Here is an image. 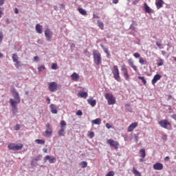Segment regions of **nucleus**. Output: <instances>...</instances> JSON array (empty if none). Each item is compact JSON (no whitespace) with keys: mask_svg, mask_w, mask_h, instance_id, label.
I'll return each instance as SVG.
<instances>
[{"mask_svg":"<svg viewBox=\"0 0 176 176\" xmlns=\"http://www.w3.org/2000/svg\"><path fill=\"white\" fill-rule=\"evenodd\" d=\"M11 93L12 94V97H14V99L10 98V103L12 107V113L16 115V113L18 112L17 105L21 102V99H20L19 92H17L14 88L11 89Z\"/></svg>","mask_w":176,"mask_h":176,"instance_id":"1","label":"nucleus"},{"mask_svg":"<svg viewBox=\"0 0 176 176\" xmlns=\"http://www.w3.org/2000/svg\"><path fill=\"white\" fill-rule=\"evenodd\" d=\"M92 54L94 56V63L96 65H100L102 63V59L101 58V53L98 50H94Z\"/></svg>","mask_w":176,"mask_h":176,"instance_id":"2","label":"nucleus"},{"mask_svg":"<svg viewBox=\"0 0 176 176\" xmlns=\"http://www.w3.org/2000/svg\"><path fill=\"white\" fill-rule=\"evenodd\" d=\"M104 98L107 100L108 105H113L116 102V98L113 96L112 94H105Z\"/></svg>","mask_w":176,"mask_h":176,"instance_id":"3","label":"nucleus"},{"mask_svg":"<svg viewBox=\"0 0 176 176\" xmlns=\"http://www.w3.org/2000/svg\"><path fill=\"white\" fill-rule=\"evenodd\" d=\"M23 144L18 143H11L8 144V148L10 149V151H21L23 149Z\"/></svg>","mask_w":176,"mask_h":176,"instance_id":"4","label":"nucleus"},{"mask_svg":"<svg viewBox=\"0 0 176 176\" xmlns=\"http://www.w3.org/2000/svg\"><path fill=\"white\" fill-rule=\"evenodd\" d=\"M112 74L113 75L114 79H116V80L119 82L120 80V75L119 74V68L118 67V65L113 66Z\"/></svg>","mask_w":176,"mask_h":176,"instance_id":"5","label":"nucleus"},{"mask_svg":"<svg viewBox=\"0 0 176 176\" xmlns=\"http://www.w3.org/2000/svg\"><path fill=\"white\" fill-rule=\"evenodd\" d=\"M52 134H53V130L52 129V126L50 125V124L47 123L45 125V137H47V138L52 137Z\"/></svg>","mask_w":176,"mask_h":176,"instance_id":"6","label":"nucleus"},{"mask_svg":"<svg viewBox=\"0 0 176 176\" xmlns=\"http://www.w3.org/2000/svg\"><path fill=\"white\" fill-rule=\"evenodd\" d=\"M107 144L110 145V146H113L115 149H118V148H119V142L112 139L108 140L107 141Z\"/></svg>","mask_w":176,"mask_h":176,"instance_id":"7","label":"nucleus"},{"mask_svg":"<svg viewBox=\"0 0 176 176\" xmlns=\"http://www.w3.org/2000/svg\"><path fill=\"white\" fill-rule=\"evenodd\" d=\"M47 160L51 164L56 163V162H57V159H56V157H54V156H50V155H46L44 157V159H43L44 163H46V162H47Z\"/></svg>","mask_w":176,"mask_h":176,"instance_id":"8","label":"nucleus"},{"mask_svg":"<svg viewBox=\"0 0 176 176\" xmlns=\"http://www.w3.org/2000/svg\"><path fill=\"white\" fill-rule=\"evenodd\" d=\"M48 89L51 93H54V91H57V82H52L50 83L48 86Z\"/></svg>","mask_w":176,"mask_h":176,"instance_id":"9","label":"nucleus"},{"mask_svg":"<svg viewBox=\"0 0 176 176\" xmlns=\"http://www.w3.org/2000/svg\"><path fill=\"white\" fill-rule=\"evenodd\" d=\"M158 124L163 129H167V126L171 125V123H170L168 120H160L159 121Z\"/></svg>","mask_w":176,"mask_h":176,"instance_id":"10","label":"nucleus"},{"mask_svg":"<svg viewBox=\"0 0 176 176\" xmlns=\"http://www.w3.org/2000/svg\"><path fill=\"white\" fill-rule=\"evenodd\" d=\"M121 71H122L123 72V75L124 76L125 80H129V78H130V76H129L127 67H126V65H124L121 66Z\"/></svg>","mask_w":176,"mask_h":176,"instance_id":"11","label":"nucleus"},{"mask_svg":"<svg viewBox=\"0 0 176 176\" xmlns=\"http://www.w3.org/2000/svg\"><path fill=\"white\" fill-rule=\"evenodd\" d=\"M45 36L48 42L50 41V40L53 37V32L50 31V29H46L45 30Z\"/></svg>","mask_w":176,"mask_h":176,"instance_id":"12","label":"nucleus"},{"mask_svg":"<svg viewBox=\"0 0 176 176\" xmlns=\"http://www.w3.org/2000/svg\"><path fill=\"white\" fill-rule=\"evenodd\" d=\"M144 12H146V13H148V14H152V13H154L153 10L146 3H144Z\"/></svg>","mask_w":176,"mask_h":176,"instance_id":"13","label":"nucleus"},{"mask_svg":"<svg viewBox=\"0 0 176 176\" xmlns=\"http://www.w3.org/2000/svg\"><path fill=\"white\" fill-rule=\"evenodd\" d=\"M160 79H162V76L160 74H155L151 81L152 85L155 86V85H156V83H157V81L160 80Z\"/></svg>","mask_w":176,"mask_h":176,"instance_id":"14","label":"nucleus"},{"mask_svg":"<svg viewBox=\"0 0 176 176\" xmlns=\"http://www.w3.org/2000/svg\"><path fill=\"white\" fill-rule=\"evenodd\" d=\"M35 30L37 34H42V32H43V26L39 23H37L36 25Z\"/></svg>","mask_w":176,"mask_h":176,"instance_id":"15","label":"nucleus"},{"mask_svg":"<svg viewBox=\"0 0 176 176\" xmlns=\"http://www.w3.org/2000/svg\"><path fill=\"white\" fill-rule=\"evenodd\" d=\"M127 62H128L129 67L133 68V70H135V72H137L138 70V69L137 68V66H135L134 65V62L133 61V59H131V58L128 59Z\"/></svg>","mask_w":176,"mask_h":176,"instance_id":"16","label":"nucleus"},{"mask_svg":"<svg viewBox=\"0 0 176 176\" xmlns=\"http://www.w3.org/2000/svg\"><path fill=\"white\" fill-rule=\"evenodd\" d=\"M127 62H128L129 67L133 68V70H135V72H137L138 70V69L137 68V66H135L134 65V62L133 61V59H131V58L128 59Z\"/></svg>","mask_w":176,"mask_h":176,"instance_id":"17","label":"nucleus"},{"mask_svg":"<svg viewBox=\"0 0 176 176\" xmlns=\"http://www.w3.org/2000/svg\"><path fill=\"white\" fill-rule=\"evenodd\" d=\"M153 168L154 170H157L160 171L163 168V164L160 162H157L153 164Z\"/></svg>","mask_w":176,"mask_h":176,"instance_id":"18","label":"nucleus"},{"mask_svg":"<svg viewBox=\"0 0 176 176\" xmlns=\"http://www.w3.org/2000/svg\"><path fill=\"white\" fill-rule=\"evenodd\" d=\"M163 3H164L163 0H156L155 6L157 9L159 10L161 9V8H163Z\"/></svg>","mask_w":176,"mask_h":176,"instance_id":"19","label":"nucleus"},{"mask_svg":"<svg viewBox=\"0 0 176 176\" xmlns=\"http://www.w3.org/2000/svg\"><path fill=\"white\" fill-rule=\"evenodd\" d=\"M138 126V122H133L130 124V126L128 127V131L131 132L133 130L135 129Z\"/></svg>","mask_w":176,"mask_h":176,"instance_id":"20","label":"nucleus"},{"mask_svg":"<svg viewBox=\"0 0 176 176\" xmlns=\"http://www.w3.org/2000/svg\"><path fill=\"white\" fill-rule=\"evenodd\" d=\"M100 47L102 49L104 53H106L107 58H109L111 53H109V50H108V48H106L105 46L102 44H100Z\"/></svg>","mask_w":176,"mask_h":176,"instance_id":"21","label":"nucleus"},{"mask_svg":"<svg viewBox=\"0 0 176 176\" xmlns=\"http://www.w3.org/2000/svg\"><path fill=\"white\" fill-rule=\"evenodd\" d=\"M50 111L52 113H54V114H57V107L56 106V104H51L50 106Z\"/></svg>","mask_w":176,"mask_h":176,"instance_id":"22","label":"nucleus"},{"mask_svg":"<svg viewBox=\"0 0 176 176\" xmlns=\"http://www.w3.org/2000/svg\"><path fill=\"white\" fill-rule=\"evenodd\" d=\"M137 25H138L137 24V21H132V23L131 24L130 27H129V30H132V31H135V30H137Z\"/></svg>","mask_w":176,"mask_h":176,"instance_id":"23","label":"nucleus"},{"mask_svg":"<svg viewBox=\"0 0 176 176\" xmlns=\"http://www.w3.org/2000/svg\"><path fill=\"white\" fill-rule=\"evenodd\" d=\"M71 78L72 80H75L76 82H78L79 80V74H76V72H74L72 74Z\"/></svg>","mask_w":176,"mask_h":176,"instance_id":"24","label":"nucleus"},{"mask_svg":"<svg viewBox=\"0 0 176 176\" xmlns=\"http://www.w3.org/2000/svg\"><path fill=\"white\" fill-rule=\"evenodd\" d=\"M88 104H90L91 107H94L97 104V101L96 100H93V98L87 99Z\"/></svg>","mask_w":176,"mask_h":176,"instance_id":"25","label":"nucleus"},{"mask_svg":"<svg viewBox=\"0 0 176 176\" xmlns=\"http://www.w3.org/2000/svg\"><path fill=\"white\" fill-rule=\"evenodd\" d=\"M77 96L81 98H87L88 94L87 92H79Z\"/></svg>","mask_w":176,"mask_h":176,"instance_id":"26","label":"nucleus"},{"mask_svg":"<svg viewBox=\"0 0 176 176\" xmlns=\"http://www.w3.org/2000/svg\"><path fill=\"white\" fill-rule=\"evenodd\" d=\"M92 124H101V118H96L91 121Z\"/></svg>","mask_w":176,"mask_h":176,"instance_id":"27","label":"nucleus"},{"mask_svg":"<svg viewBox=\"0 0 176 176\" xmlns=\"http://www.w3.org/2000/svg\"><path fill=\"white\" fill-rule=\"evenodd\" d=\"M132 173H133L135 176H142L141 173L135 169V167H133Z\"/></svg>","mask_w":176,"mask_h":176,"instance_id":"28","label":"nucleus"},{"mask_svg":"<svg viewBox=\"0 0 176 176\" xmlns=\"http://www.w3.org/2000/svg\"><path fill=\"white\" fill-rule=\"evenodd\" d=\"M58 134L59 137H64V135H65V128H60Z\"/></svg>","mask_w":176,"mask_h":176,"instance_id":"29","label":"nucleus"},{"mask_svg":"<svg viewBox=\"0 0 176 176\" xmlns=\"http://www.w3.org/2000/svg\"><path fill=\"white\" fill-rule=\"evenodd\" d=\"M97 24H98V27H99L100 30H104V23H102V21L98 20L97 21Z\"/></svg>","mask_w":176,"mask_h":176,"instance_id":"30","label":"nucleus"},{"mask_svg":"<svg viewBox=\"0 0 176 176\" xmlns=\"http://www.w3.org/2000/svg\"><path fill=\"white\" fill-rule=\"evenodd\" d=\"M78 12L82 16H86V14H87V12L85 10H84L83 8H78Z\"/></svg>","mask_w":176,"mask_h":176,"instance_id":"31","label":"nucleus"},{"mask_svg":"<svg viewBox=\"0 0 176 176\" xmlns=\"http://www.w3.org/2000/svg\"><path fill=\"white\" fill-rule=\"evenodd\" d=\"M12 61L14 63L19 61V56H17V54H12Z\"/></svg>","mask_w":176,"mask_h":176,"instance_id":"32","label":"nucleus"},{"mask_svg":"<svg viewBox=\"0 0 176 176\" xmlns=\"http://www.w3.org/2000/svg\"><path fill=\"white\" fill-rule=\"evenodd\" d=\"M36 144H38V145H43L45 144V140L37 139L35 140Z\"/></svg>","mask_w":176,"mask_h":176,"instance_id":"33","label":"nucleus"},{"mask_svg":"<svg viewBox=\"0 0 176 176\" xmlns=\"http://www.w3.org/2000/svg\"><path fill=\"white\" fill-rule=\"evenodd\" d=\"M80 166H81L82 168H86V167H87V163L85 161H82L80 163Z\"/></svg>","mask_w":176,"mask_h":176,"instance_id":"34","label":"nucleus"},{"mask_svg":"<svg viewBox=\"0 0 176 176\" xmlns=\"http://www.w3.org/2000/svg\"><path fill=\"white\" fill-rule=\"evenodd\" d=\"M140 153H141V155H140V157H145V156H146V154L145 153V149L142 148L140 150Z\"/></svg>","mask_w":176,"mask_h":176,"instance_id":"35","label":"nucleus"},{"mask_svg":"<svg viewBox=\"0 0 176 176\" xmlns=\"http://www.w3.org/2000/svg\"><path fill=\"white\" fill-rule=\"evenodd\" d=\"M163 64H164V60L160 58V61L157 63V67H162V65H163Z\"/></svg>","mask_w":176,"mask_h":176,"instance_id":"36","label":"nucleus"},{"mask_svg":"<svg viewBox=\"0 0 176 176\" xmlns=\"http://www.w3.org/2000/svg\"><path fill=\"white\" fill-rule=\"evenodd\" d=\"M31 166L32 167H36V166H38V162L32 159L31 162Z\"/></svg>","mask_w":176,"mask_h":176,"instance_id":"37","label":"nucleus"},{"mask_svg":"<svg viewBox=\"0 0 176 176\" xmlns=\"http://www.w3.org/2000/svg\"><path fill=\"white\" fill-rule=\"evenodd\" d=\"M41 157H42V155L39 154L37 156L34 157L33 160H34L35 162H39Z\"/></svg>","mask_w":176,"mask_h":176,"instance_id":"38","label":"nucleus"},{"mask_svg":"<svg viewBox=\"0 0 176 176\" xmlns=\"http://www.w3.org/2000/svg\"><path fill=\"white\" fill-rule=\"evenodd\" d=\"M65 126H67V122L65 120H62L60 122V129H65Z\"/></svg>","mask_w":176,"mask_h":176,"instance_id":"39","label":"nucleus"},{"mask_svg":"<svg viewBox=\"0 0 176 176\" xmlns=\"http://www.w3.org/2000/svg\"><path fill=\"white\" fill-rule=\"evenodd\" d=\"M139 63L142 65H144V64H146V60H144V58H140L139 60Z\"/></svg>","mask_w":176,"mask_h":176,"instance_id":"40","label":"nucleus"},{"mask_svg":"<svg viewBox=\"0 0 176 176\" xmlns=\"http://www.w3.org/2000/svg\"><path fill=\"white\" fill-rule=\"evenodd\" d=\"M138 79H140L144 85H146V80H145V78L144 76H139Z\"/></svg>","mask_w":176,"mask_h":176,"instance_id":"41","label":"nucleus"},{"mask_svg":"<svg viewBox=\"0 0 176 176\" xmlns=\"http://www.w3.org/2000/svg\"><path fill=\"white\" fill-rule=\"evenodd\" d=\"M115 172L113 170H111L107 173L106 176H114Z\"/></svg>","mask_w":176,"mask_h":176,"instance_id":"42","label":"nucleus"},{"mask_svg":"<svg viewBox=\"0 0 176 176\" xmlns=\"http://www.w3.org/2000/svg\"><path fill=\"white\" fill-rule=\"evenodd\" d=\"M58 67V66L56 63H53L51 66L52 69H57Z\"/></svg>","mask_w":176,"mask_h":176,"instance_id":"43","label":"nucleus"},{"mask_svg":"<svg viewBox=\"0 0 176 176\" xmlns=\"http://www.w3.org/2000/svg\"><path fill=\"white\" fill-rule=\"evenodd\" d=\"M45 65H41L40 67H38V72H42V69H45Z\"/></svg>","mask_w":176,"mask_h":176,"instance_id":"44","label":"nucleus"},{"mask_svg":"<svg viewBox=\"0 0 176 176\" xmlns=\"http://www.w3.org/2000/svg\"><path fill=\"white\" fill-rule=\"evenodd\" d=\"M133 56L135 58H140V57H141V54H140L138 52L133 54Z\"/></svg>","mask_w":176,"mask_h":176,"instance_id":"45","label":"nucleus"},{"mask_svg":"<svg viewBox=\"0 0 176 176\" xmlns=\"http://www.w3.org/2000/svg\"><path fill=\"white\" fill-rule=\"evenodd\" d=\"M14 66L16 67V68L19 69L20 67V61H17V62H14Z\"/></svg>","mask_w":176,"mask_h":176,"instance_id":"46","label":"nucleus"},{"mask_svg":"<svg viewBox=\"0 0 176 176\" xmlns=\"http://www.w3.org/2000/svg\"><path fill=\"white\" fill-rule=\"evenodd\" d=\"M76 115H77V116H82V115H83V113L82 112V111L78 110V111L76 112Z\"/></svg>","mask_w":176,"mask_h":176,"instance_id":"47","label":"nucleus"},{"mask_svg":"<svg viewBox=\"0 0 176 176\" xmlns=\"http://www.w3.org/2000/svg\"><path fill=\"white\" fill-rule=\"evenodd\" d=\"M3 39V34L2 33V32H0V44L1 42H2V40Z\"/></svg>","mask_w":176,"mask_h":176,"instance_id":"48","label":"nucleus"},{"mask_svg":"<svg viewBox=\"0 0 176 176\" xmlns=\"http://www.w3.org/2000/svg\"><path fill=\"white\" fill-rule=\"evenodd\" d=\"M89 138H94V133L93 131H91L89 134Z\"/></svg>","mask_w":176,"mask_h":176,"instance_id":"49","label":"nucleus"},{"mask_svg":"<svg viewBox=\"0 0 176 176\" xmlns=\"http://www.w3.org/2000/svg\"><path fill=\"white\" fill-rule=\"evenodd\" d=\"M155 43H156V45H157L158 47H162V42H160V41H157Z\"/></svg>","mask_w":176,"mask_h":176,"instance_id":"50","label":"nucleus"},{"mask_svg":"<svg viewBox=\"0 0 176 176\" xmlns=\"http://www.w3.org/2000/svg\"><path fill=\"white\" fill-rule=\"evenodd\" d=\"M106 127H107V129H111L112 126H111V124H109V123H106Z\"/></svg>","mask_w":176,"mask_h":176,"instance_id":"51","label":"nucleus"},{"mask_svg":"<svg viewBox=\"0 0 176 176\" xmlns=\"http://www.w3.org/2000/svg\"><path fill=\"white\" fill-rule=\"evenodd\" d=\"M162 140H164V141H167V135H164L162 136Z\"/></svg>","mask_w":176,"mask_h":176,"instance_id":"52","label":"nucleus"},{"mask_svg":"<svg viewBox=\"0 0 176 176\" xmlns=\"http://www.w3.org/2000/svg\"><path fill=\"white\" fill-rule=\"evenodd\" d=\"M93 19H100V16L96 15V14H93Z\"/></svg>","mask_w":176,"mask_h":176,"instance_id":"53","label":"nucleus"},{"mask_svg":"<svg viewBox=\"0 0 176 176\" xmlns=\"http://www.w3.org/2000/svg\"><path fill=\"white\" fill-rule=\"evenodd\" d=\"M5 3V0H0V6H2Z\"/></svg>","mask_w":176,"mask_h":176,"instance_id":"54","label":"nucleus"},{"mask_svg":"<svg viewBox=\"0 0 176 176\" xmlns=\"http://www.w3.org/2000/svg\"><path fill=\"white\" fill-rule=\"evenodd\" d=\"M15 130H16V131H19V130H20V125H19V124H16V128H15Z\"/></svg>","mask_w":176,"mask_h":176,"instance_id":"55","label":"nucleus"},{"mask_svg":"<svg viewBox=\"0 0 176 176\" xmlns=\"http://www.w3.org/2000/svg\"><path fill=\"white\" fill-rule=\"evenodd\" d=\"M164 160H165V162H168V160H170V157L166 156V157L164 158Z\"/></svg>","mask_w":176,"mask_h":176,"instance_id":"56","label":"nucleus"},{"mask_svg":"<svg viewBox=\"0 0 176 176\" xmlns=\"http://www.w3.org/2000/svg\"><path fill=\"white\" fill-rule=\"evenodd\" d=\"M14 13H15L16 14H19V9H18V8H15V9H14Z\"/></svg>","mask_w":176,"mask_h":176,"instance_id":"57","label":"nucleus"},{"mask_svg":"<svg viewBox=\"0 0 176 176\" xmlns=\"http://www.w3.org/2000/svg\"><path fill=\"white\" fill-rule=\"evenodd\" d=\"M119 3V0H113V3L116 4Z\"/></svg>","mask_w":176,"mask_h":176,"instance_id":"58","label":"nucleus"},{"mask_svg":"<svg viewBox=\"0 0 176 176\" xmlns=\"http://www.w3.org/2000/svg\"><path fill=\"white\" fill-rule=\"evenodd\" d=\"M46 101H47V104H50V98L47 97Z\"/></svg>","mask_w":176,"mask_h":176,"instance_id":"59","label":"nucleus"},{"mask_svg":"<svg viewBox=\"0 0 176 176\" xmlns=\"http://www.w3.org/2000/svg\"><path fill=\"white\" fill-rule=\"evenodd\" d=\"M60 9H64V8H65V5L64 4H60Z\"/></svg>","mask_w":176,"mask_h":176,"instance_id":"60","label":"nucleus"},{"mask_svg":"<svg viewBox=\"0 0 176 176\" xmlns=\"http://www.w3.org/2000/svg\"><path fill=\"white\" fill-rule=\"evenodd\" d=\"M135 142H138V136H135Z\"/></svg>","mask_w":176,"mask_h":176,"instance_id":"61","label":"nucleus"},{"mask_svg":"<svg viewBox=\"0 0 176 176\" xmlns=\"http://www.w3.org/2000/svg\"><path fill=\"white\" fill-rule=\"evenodd\" d=\"M6 24H10V21H9V19H6Z\"/></svg>","mask_w":176,"mask_h":176,"instance_id":"62","label":"nucleus"},{"mask_svg":"<svg viewBox=\"0 0 176 176\" xmlns=\"http://www.w3.org/2000/svg\"><path fill=\"white\" fill-rule=\"evenodd\" d=\"M43 152H44V153H46L47 152V148H43Z\"/></svg>","mask_w":176,"mask_h":176,"instance_id":"63","label":"nucleus"},{"mask_svg":"<svg viewBox=\"0 0 176 176\" xmlns=\"http://www.w3.org/2000/svg\"><path fill=\"white\" fill-rule=\"evenodd\" d=\"M173 119H175V120H176V115L174 114L173 116H172Z\"/></svg>","mask_w":176,"mask_h":176,"instance_id":"64","label":"nucleus"}]
</instances>
